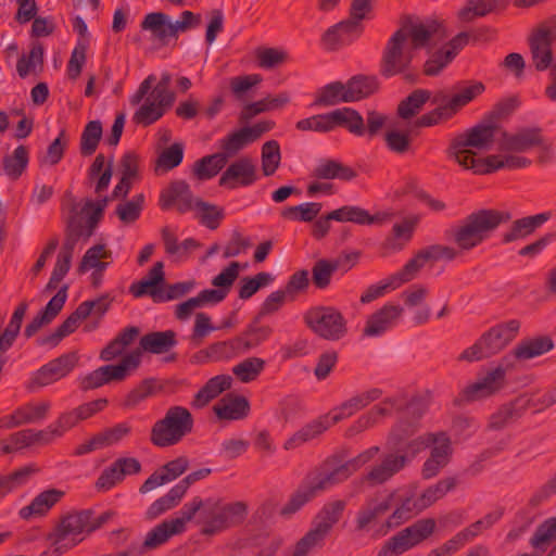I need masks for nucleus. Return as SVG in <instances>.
I'll return each instance as SVG.
<instances>
[{
	"instance_id": "4468645a",
	"label": "nucleus",
	"mask_w": 556,
	"mask_h": 556,
	"mask_svg": "<svg viewBox=\"0 0 556 556\" xmlns=\"http://www.w3.org/2000/svg\"><path fill=\"white\" fill-rule=\"evenodd\" d=\"M361 251L341 252L336 258H319L312 267V283L318 290L330 287L336 271H350L359 261Z\"/></svg>"
},
{
	"instance_id": "ea45409f",
	"label": "nucleus",
	"mask_w": 556,
	"mask_h": 556,
	"mask_svg": "<svg viewBox=\"0 0 556 556\" xmlns=\"http://www.w3.org/2000/svg\"><path fill=\"white\" fill-rule=\"evenodd\" d=\"M177 333L174 330L153 331L140 338V348L152 354H164L177 345Z\"/></svg>"
},
{
	"instance_id": "69168bd1",
	"label": "nucleus",
	"mask_w": 556,
	"mask_h": 556,
	"mask_svg": "<svg viewBox=\"0 0 556 556\" xmlns=\"http://www.w3.org/2000/svg\"><path fill=\"white\" fill-rule=\"evenodd\" d=\"M161 235L165 252L169 255L188 256L192 250L201 245L200 242L193 238H188L181 243H178L177 237L167 226L162 229Z\"/></svg>"
},
{
	"instance_id": "0e129e2a",
	"label": "nucleus",
	"mask_w": 556,
	"mask_h": 556,
	"mask_svg": "<svg viewBox=\"0 0 556 556\" xmlns=\"http://www.w3.org/2000/svg\"><path fill=\"white\" fill-rule=\"evenodd\" d=\"M457 479L455 477H447L439 480L435 484L427 488L418 498V509H425L442 498L447 492L455 489Z\"/></svg>"
},
{
	"instance_id": "de8ad7c7",
	"label": "nucleus",
	"mask_w": 556,
	"mask_h": 556,
	"mask_svg": "<svg viewBox=\"0 0 556 556\" xmlns=\"http://www.w3.org/2000/svg\"><path fill=\"white\" fill-rule=\"evenodd\" d=\"M29 162V150L18 146L12 154L4 155L1 162L4 174L12 180H17L26 170Z\"/></svg>"
},
{
	"instance_id": "774afa93",
	"label": "nucleus",
	"mask_w": 556,
	"mask_h": 556,
	"mask_svg": "<svg viewBox=\"0 0 556 556\" xmlns=\"http://www.w3.org/2000/svg\"><path fill=\"white\" fill-rule=\"evenodd\" d=\"M281 162L280 146L276 140L266 141L262 146L261 164L265 177L273 176L279 168Z\"/></svg>"
},
{
	"instance_id": "bf43d9fd",
	"label": "nucleus",
	"mask_w": 556,
	"mask_h": 556,
	"mask_svg": "<svg viewBox=\"0 0 556 556\" xmlns=\"http://www.w3.org/2000/svg\"><path fill=\"white\" fill-rule=\"evenodd\" d=\"M105 157L102 153H99L93 160L91 166L88 169V177L90 179L98 177L94 192L101 194L105 191L110 185L113 175V156L110 157L106 167L104 168Z\"/></svg>"
},
{
	"instance_id": "2eb2a0df",
	"label": "nucleus",
	"mask_w": 556,
	"mask_h": 556,
	"mask_svg": "<svg viewBox=\"0 0 556 556\" xmlns=\"http://www.w3.org/2000/svg\"><path fill=\"white\" fill-rule=\"evenodd\" d=\"M106 399H98L84 403L71 410L63 412L56 420L50 425L55 438L63 437L67 431L76 427L80 421L86 420L97 413L103 410L108 405Z\"/></svg>"
},
{
	"instance_id": "bb28decb",
	"label": "nucleus",
	"mask_w": 556,
	"mask_h": 556,
	"mask_svg": "<svg viewBox=\"0 0 556 556\" xmlns=\"http://www.w3.org/2000/svg\"><path fill=\"white\" fill-rule=\"evenodd\" d=\"M527 404L525 396H518L503 404L490 416L488 428L491 430H502L517 421L527 412Z\"/></svg>"
},
{
	"instance_id": "c85d7f7f",
	"label": "nucleus",
	"mask_w": 556,
	"mask_h": 556,
	"mask_svg": "<svg viewBox=\"0 0 556 556\" xmlns=\"http://www.w3.org/2000/svg\"><path fill=\"white\" fill-rule=\"evenodd\" d=\"M531 165V160L519 155H489L483 161L471 166V170L478 175L491 174L501 168L517 169Z\"/></svg>"
},
{
	"instance_id": "0eeeda50",
	"label": "nucleus",
	"mask_w": 556,
	"mask_h": 556,
	"mask_svg": "<svg viewBox=\"0 0 556 556\" xmlns=\"http://www.w3.org/2000/svg\"><path fill=\"white\" fill-rule=\"evenodd\" d=\"M194 419L188 408L174 405L166 409L164 417L151 427L150 441L156 447L178 444L193 431Z\"/></svg>"
},
{
	"instance_id": "f257e3e1",
	"label": "nucleus",
	"mask_w": 556,
	"mask_h": 556,
	"mask_svg": "<svg viewBox=\"0 0 556 556\" xmlns=\"http://www.w3.org/2000/svg\"><path fill=\"white\" fill-rule=\"evenodd\" d=\"M415 433V428L402 425L394 428L389 437L387 444L390 448L380 457V462L374 465L361 479V483H367L370 486L381 485L391 480L395 475L405 469L418 455V444H410L408 437Z\"/></svg>"
},
{
	"instance_id": "423d86ee",
	"label": "nucleus",
	"mask_w": 556,
	"mask_h": 556,
	"mask_svg": "<svg viewBox=\"0 0 556 556\" xmlns=\"http://www.w3.org/2000/svg\"><path fill=\"white\" fill-rule=\"evenodd\" d=\"M520 321L510 319L500 323L483 332L469 348L465 349L457 357L458 362H479L501 353L517 336Z\"/></svg>"
},
{
	"instance_id": "cd10ccee",
	"label": "nucleus",
	"mask_w": 556,
	"mask_h": 556,
	"mask_svg": "<svg viewBox=\"0 0 556 556\" xmlns=\"http://www.w3.org/2000/svg\"><path fill=\"white\" fill-rule=\"evenodd\" d=\"M89 317V307L79 304L76 309L50 334L37 339L38 345L56 346L65 337L73 333L79 324Z\"/></svg>"
},
{
	"instance_id": "f8f14e48",
	"label": "nucleus",
	"mask_w": 556,
	"mask_h": 556,
	"mask_svg": "<svg viewBox=\"0 0 556 556\" xmlns=\"http://www.w3.org/2000/svg\"><path fill=\"white\" fill-rule=\"evenodd\" d=\"M79 358L77 351H71L49 361L31 375L26 383V389L29 392H35L40 388L60 381L76 368Z\"/></svg>"
},
{
	"instance_id": "4c0bfd02",
	"label": "nucleus",
	"mask_w": 556,
	"mask_h": 556,
	"mask_svg": "<svg viewBox=\"0 0 556 556\" xmlns=\"http://www.w3.org/2000/svg\"><path fill=\"white\" fill-rule=\"evenodd\" d=\"M313 177L317 179H339L342 181H351L357 177V172L337 160L325 159L320 160L318 165L313 170Z\"/></svg>"
},
{
	"instance_id": "f3484780",
	"label": "nucleus",
	"mask_w": 556,
	"mask_h": 556,
	"mask_svg": "<svg viewBox=\"0 0 556 556\" xmlns=\"http://www.w3.org/2000/svg\"><path fill=\"white\" fill-rule=\"evenodd\" d=\"M258 179L256 165L253 160L243 156L232 162L219 178V186L228 189L249 187Z\"/></svg>"
},
{
	"instance_id": "e2e57ef3",
	"label": "nucleus",
	"mask_w": 556,
	"mask_h": 556,
	"mask_svg": "<svg viewBox=\"0 0 556 556\" xmlns=\"http://www.w3.org/2000/svg\"><path fill=\"white\" fill-rule=\"evenodd\" d=\"M38 469L34 465H28L14 470L8 475H0V498L24 485L31 475L37 472Z\"/></svg>"
},
{
	"instance_id": "9b49d317",
	"label": "nucleus",
	"mask_w": 556,
	"mask_h": 556,
	"mask_svg": "<svg viewBox=\"0 0 556 556\" xmlns=\"http://www.w3.org/2000/svg\"><path fill=\"white\" fill-rule=\"evenodd\" d=\"M90 509H84L68 514L63 517L54 529L48 534L47 539L55 552L61 548H72L84 540L79 535L89 532Z\"/></svg>"
},
{
	"instance_id": "4d7b16f0",
	"label": "nucleus",
	"mask_w": 556,
	"mask_h": 556,
	"mask_svg": "<svg viewBox=\"0 0 556 556\" xmlns=\"http://www.w3.org/2000/svg\"><path fill=\"white\" fill-rule=\"evenodd\" d=\"M319 492L315 490L308 477L299 486V489L291 495L288 503L280 509L282 516H290L300 510L306 503L312 501Z\"/></svg>"
},
{
	"instance_id": "dca6fc26",
	"label": "nucleus",
	"mask_w": 556,
	"mask_h": 556,
	"mask_svg": "<svg viewBox=\"0 0 556 556\" xmlns=\"http://www.w3.org/2000/svg\"><path fill=\"white\" fill-rule=\"evenodd\" d=\"M544 137L540 127H523L514 134L503 131L498 141V149L502 152H527L538 146H542Z\"/></svg>"
},
{
	"instance_id": "f03ea898",
	"label": "nucleus",
	"mask_w": 556,
	"mask_h": 556,
	"mask_svg": "<svg viewBox=\"0 0 556 556\" xmlns=\"http://www.w3.org/2000/svg\"><path fill=\"white\" fill-rule=\"evenodd\" d=\"M510 219L509 212L494 208L478 210L467 215L458 225L447 229L445 237L452 240L459 251H471Z\"/></svg>"
},
{
	"instance_id": "ddd939ff",
	"label": "nucleus",
	"mask_w": 556,
	"mask_h": 556,
	"mask_svg": "<svg viewBox=\"0 0 556 556\" xmlns=\"http://www.w3.org/2000/svg\"><path fill=\"white\" fill-rule=\"evenodd\" d=\"M435 521L431 518L419 519L412 526L390 538L377 556H399L432 534Z\"/></svg>"
},
{
	"instance_id": "3c124183",
	"label": "nucleus",
	"mask_w": 556,
	"mask_h": 556,
	"mask_svg": "<svg viewBox=\"0 0 556 556\" xmlns=\"http://www.w3.org/2000/svg\"><path fill=\"white\" fill-rule=\"evenodd\" d=\"M226 155L214 153L198 160L192 169L193 176L203 181L215 177L226 165Z\"/></svg>"
},
{
	"instance_id": "72a5a7b5",
	"label": "nucleus",
	"mask_w": 556,
	"mask_h": 556,
	"mask_svg": "<svg viewBox=\"0 0 556 556\" xmlns=\"http://www.w3.org/2000/svg\"><path fill=\"white\" fill-rule=\"evenodd\" d=\"M90 216H87V222L84 224L81 217H79L78 212L76 211V205H73L71 211V215L66 219L65 226V240L62 248L65 250L74 251L77 242L80 239L87 241L93 233L96 228L90 230Z\"/></svg>"
},
{
	"instance_id": "2f4dec72",
	"label": "nucleus",
	"mask_w": 556,
	"mask_h": 556,
	"mask_svg": "<svg viewBox=\"0 0 556 556\" xmlns=\"http://www.w3.org/2000/svg\"><path fill=\"white\" fill-rule=\"evenodd\" d=\"M381 395L382 390L378 388L354 395L332 410L330 416L331 424L336 425L344 418L352 416L359 409L369 405L371 402L378 400Z\"/></svg>"
},
{
	"instance_id": "9d476101",
	"label": "nucleus",
	"mask_w": 556,
	"mask_h": 556,
	"mask_svg": "<svg viewBox=\"0 0 556 556\" xmlns=\"http://www.w3.org/2000/svg\"><path fill=\"white\" fill-rule=\"evenodd\" d=\"M509 358V355L504 356L495 368L488 370L483 377L464 388L455 399V404L480 401L502 391L507 384L506 374L513 367Z\"/></svg>"
},
{
	"instance_id": "58836bf2",
	"label": "nucleus",
	"mask_w": 556,
	"mask_h": 556,
	"mask_svg": "<svg viewBox=\"0 0 556 556\" xmlns=\"http://www.w3.org/2000/svg\"><path fill=\"white\" fill-rule=\"evenodd\" d=\"M485 86L481 81H460L454 86V94L446 101L455 115L468 103L482 94Z\"/></svg>"
},
{
	"instance_id": "a19ab883",
	"label": "nucleus",
	"mask_w": 556,
	"mask_h": 556,
	"mask_svg": "<svg viewBox=\"0 0 556 556\" xmlns=\"http://www.w3.org/2000/svg\"><path fill=\"white\" fill-rule=\"evenodd\" d=\"M64 492L58 489H49L39 493L29 505L20 510L23 519H29L33 516H42L47 514L63 496Z\"/></svg>"
},
{
	"instance_id": "aec40b11",
	"label": "nucleus",
	"mask_w": 556,
	"mask_h": 556,
	"mask_svg": "<svg viewBox=\"0 0 556 556\" xmlns=\"http://www.w3.org/2000/svg\"><path fill=\"white\" fill-rule=\"evenodd\" d=\"M363 27L361 20L351 16L330 28L321 37V40L328 50H338L344 45L351 43L362 34Z\"/></svg>"
},
{
	"instance_id": "5701e85b",
	"label": "nucleus",
	"mask_w": 556,
	"mask_h": 556,
	"mask_svg": "<svg viewBox=\"0 0 556 556\" xmlns=\"http://www.w3.org/2000/svg\"><path fill=\"white\" fill-rule=\"evenodd\" d=\"M189 467V459L179 456L155 470L139 488V492L146 494L157 486L174 481L180 477Z\"/></svg>"
},
{
	"instance_id": "b1692460",
	"label": "nucleus",
	"mask_w": 556,
	"mask_h": 556,
	"mask_svg": "<svg viewBox=\"0 0 556 556\" xmlns=\"http://www.w3.org/2000/svg\"><path fill=\"white\" fill-rule=\"evenodd\" d=\"M68 286L64 285L56 294L48 302L46 307L28 323L24 336L29 339L35 336L43 326L49 325L62 311L67 299Z\"/></svg>"
},
{
	"instance_id": "c9c22d12",
	"label": "nucleus",
	"mask_w": 556,
	"mask_h": 556,
	"mask_svg": "<svg viewBox=\"0 0 556 556\" xmlns=\"http://www.w3.org/2000/svg\"><path fill=\"white\" fill-rule=\"evenodd\" d=\"M381 81L377 75L358 74L346 81L348 97L350 102H356L377 93L380 90Z\"/></svg>"
},
{
	"instance_id": "a878e982",
	"label": "nucleus",
	"mask_w": 556,
	"mask_h": 556,
	"mask_svg": "<svg viewBox=\"0 0 556 556\" xmlns=\"http://www.w3.org/2000/svg\"><path fill=\"white\" fill-rule=\"evenodd\" d=\"M410 444H418V454L426 450L427 447L432 446L430 451V456L440 459L446 464L450 463L453 448L452 443L444 431L440 432H427L415 439L409 440Z\"/></svg>"
},
{
	"instance_id": "39448f33",
	"label": "nucleus",
	"mask_w": 556,
	"mask_h": 556,
	"mask_svg": "<svg viewBox=\"0 0 556 556\" xmlns=\"http://www.w3.org/2000/svg\"><path fill=\"white\" fill-rule=\"evenodd\" d=\"M414 50L406 46L404 30H396L387 41L379 62V73L384 78L402 75L404 81L416 84L418 70L412 66Z\"/></svg>"
},
{
	"instance_id": "6e6d98bb",
	"label": "nucleus",
	"mask_w": 556,
	"mask_h": 556,
	"mask_svg": "<svg viewBox=\"0 0 556 556\" xmlns=\"http://www.w3.org/2000/svg\"><path fill=\"white\" fill-rule=\"evenodd\" d=\"M346 83L341 81L330 83L320 88L317 93L313 105L317 106H332L341 102L349 103Z\"/></svg>"
},
{
	"instance_id": "864d4df0",
	"label": "nucleus",
	"mask_w": 556,
	"mask_h": 556,
	"mask_svg": "<svg viewBox=\"0 0 556 556\" xmlns=\"http://www.w3.org/2000/svg\"><path fill=\"white\" fill-rule=\"evenodd\" d=\"M140 27L142 30H150L155 39L163 45L166 43L168 37H174L170 29V21L167 14L163 12H152L144 16Z\"/></svg>"
},
{
	"instance_id": "49530a36",
	"label": "nucleus",
	"mask_w": 556,
	"mask_h": 556,
	"mask_svg": "<svg viewBox=\"0 0 556 556\" xmlns=\"http://www.w3.org/2000/svg\"><path fill=\"white\" fill-rule=\"evenodd\" d=\"M553 346L554 343L549 337H536L518 343L513 350L511 356L516 359H530L547 353Z\"/></svg>"
},
{
	"instance_id": "09e8293b",
	"label": "nucleus",
	"mask_w": 556,
	"mask_h": 556,
	"mask_svg": "<svg viewBox=\"0 0 556 556\" xmlns=\"http://www.w3.org/2000/svg\"><path fill=\"white\" fill-rule=\"evenodd\" d=\"M333 129L337 126L346 128L351 134L363 136L366 131L364 118L354 109L342 108L331 112Z\"/></svg>"
},
{
	"instance_id": "6ab92c4d",
	"label": "nucleus",
	"mask_w": 556,
	"mask_h": 556,
	"mask_svg": "<svg viewBox=\"0 0 556 556\" xmlns=\"http://www.w3.org/2000/svg\"><path fill=\"white\" fill-rule=\"evenodd\" d=\"M195 200L190 186L185 180H176L161 192L160 206L162 210H169L175 205L184 214L195 208Z\"/></svg>"
},
{
	"instance_id": "7c9ffc66",
	"label": "nucleus",
	"mask_w": 556,
	"mask_h": 556,
	"mask_svg": "<svg viewBox=\"0 0 556 556\" xmlns=\"http://www.w3.org/2000/svg\"><path fill=\"white\" fill-rule=\"evenodd\" d=\"M508 5V0H467L457 15L460 21L468 23L491 13H501L505 11Z\"/></svg>"
},
{
	"instance_id": "20e7f679",
	"label": "nucleus",
	"mask_w": 556,
	"mask_h": 556,
	"mask_svg": "<svg viewBox=\"0 0 556 556\" xmlns=\"http://www.w3.org/2000/svg\"><path fill=\"white\" fill-rule=\"evenodd\" d=\"M498 126L494 122L485 118L465 134L456 136L446 149V155L453 159L465 169H471V166L484 159H476V153L469 148L486 149L494 141L495 132Z\"/></svg>"
},
{
	"instance_id": "e433bc0d",
	"label": "nucleus",
	"mask_w": 556,
	"mask_h": 556,
	"mask_svg": "<svg viewBox=\"0 0 556 556\" xmlns=\"http://www.w3.org/2000/svg\"><path fill=\"white\" fill-rule=\"evenodd\" d=\"M261 316L256 315L245 329L237 336L243 354L260 346L273 333L270 326L261 325Z\"/></svg>"
},
{
	"instance_id": "393cba45",
	"label": "nucleus",
	"mask_w": 556,
	"mask_h": 556,
	"mask_svg": "<svg viewBox=\"0 0 556 556\" xmlns=\"http://www.w3.org/2000/svg\"><path fill=\"white\" fill-rule=\"evenodd\" d=\"M164 282V265L162 262H156L144 278L130 285L129 292L135 298L150 295L153 302L159 303Z\"/></svg>"
},
{
	"instance_id": "13d9d810",
	"label": "nucleus",
	"mask_w": 556,
	"mask_h": 556,
	"mask_svg": "<svg viewBox=\"0 0 556 556\" xmlns=\"http://www.w3.org/2000/svg\"><path fill=\"white\" fill-rule=\"evenodd\" d=\"M431 99L427 89H416L403 99L397 105V115L403 119L416 116L422 106Z\"/></svg>"
},
{
	"instance_id": "680f3d73",
	"label": "nucleus",
	"mask_w": 556,
	"mask_h": 556,
	"mask_svg": "<svg viewBox=\"0 0 556 556\" xmlns=\"http://www.w3.org/2000/svg\"><path fill=\"white\" fill-rule=\"evenodd\" d=\"M162 388L155 378L143 379L136 388H134L124 399L122 407L132 409L146 399L154 395Z\"/></svg>"
},
{
	"instance_id": "a18cd8bd",
	"label": "nucleus",
	"mask_w": 556,
	"mask_h": 556,
	"mask_svg": "<svg viewBox=\"0 0 556 556\" xmlns=\"http://www.w3.org/2000/svg\"><path fill=\"white\" fill-rule=\"evenodd\" d=\"M219 518V498L208 497L204 500L203 509L197 519V522L202 526L201 533L213 535L222 532Z\"/></svg>"
},
{
	"instance_id": "6e6552de",
	"label": "nucleus",
	"mask_w": 556,
	"mask_h": 556,
	"mask_svg": "<svg viewBox=\"0 0 556 556\" xmlns=\"http://www.w3.org/2000/svg\"><path fill=\"white\" fill-rule=\"evenodd\" d=\"M346 502L337 500L323 506L313 521V528L295 544L292 556H306L321 545L332 527L341 519Z\"/></svg>"
},
{
	"instance_id": "412c9836",
	"label": "nucleus",
	"mask_w": 556,
	"mask_h": 556,
	"mask_svg": "<svg viewBox=\"0 0 556 556\" xmlns=\"http://www.w3.org/2000/svg\"><path fill=\"white\" fill-rule=\"evenodd\" d=\"M439 28L440 23L434 20L422 23L416 21L414 16L405 15L397 30H404L405 41L407 42V38H410V50H417L426 47Z\"/></svg>"
},
{
	"instance_id": "338daca9",
	"label": "nucleus",
	"mask_w": 556,
	"mask_h": 556,
	"mask_svg": "<svg viewBox=\"0 0 556 556\" xmlns=\"http://www.w3.org/2000/svg\"><path fill=\"white\" fill-rule=\"evenodd\" d=\"M178 533V530L169 520H164L148 532L144 541L139 543V547H142V553H144L147 549L159 547L160 545L167 542L172 535Z\"/></svg>"
},
{
	"instance_id": "7ed1b4c3",
	"label": "nucleus",
	"mask_w": 556,
	"mask_h": 556,
	"mask_svg": "<svg viewBox=\"0 0 556 556\" xmlns=\"http://www.w3.org/2000/svg\"><path fill=\"white\" fill-rule=\"evenodd\" d=\"M379 446H371L355 457L346 459L348 453L339 451L329 455L307 477L319 493L341 484L368 464L379 453Z\"/></svg>"
},
{
	"instance_id": "052dcab7",
	"label": "nucleus",
	"mask_w": 556,
	"mask_h": 556,
	"mask_svg": "<svg viewBox=\"0 0 556 556\" xmlns=\"http://www.w3.org/2000/svg\"><path fill=\"white\" fill-rule=\"evenodd\" d=\"M50 408L51 404L48 401L38 404H25L14 410L13 419L15 420L13 425H26L41 421L47 417Z\"/></svg>"
},
{
	"instance_id": "4be33fe9",
	"label": "nucleus",
	"mask_w": 556,
	"mask_h": 556,
	"mask_svg": "<svg viewBox=\"0 0 556 556\" xmlns=\"http://www.w3.org/2000/svg\"><path fill=\"white\" fill-rule=\"evenodd\" d=\"M528 41L534 68L539 72L547 70L556 71V63L554 62V53L552 50L554 40L546 37V33L543 30H533Z\"/></svg>"
},
{
	"instance_id": "5fc2aeb1",
	"label": "nucleus",
	"mask_w": 556,
	"mask_h": 556,
	"mask_svg": "<svg viewBox=\"0 0 556 556\" xmlns=\"http://www.w3.org/2000/svg\"><path fill=\"white\" fill-rule=\"evenodd\" d=\"M248 515V505L238 501L225 504L219 500V519L222 531L241 525Z\"/></svg>"
},
{
	"instance_id": "603ef678",
	"label": "nucleus",
	"mask_w": 556,
	"mask_h": 556,
	"mask_svg": "<svg viewBox=\"0 0 556 556\" xmlns=\"http://www.w3.org/2000/svg\"><path fill=\"white\" fill-rule=\"evenodd\" d=\"M54 439L55 437L50 426L43 430L24 429L10 435V441L15 447L22 448L34 444L46 445L51 443Z\"/></svg>"
},
{
	"instance_id": "c756f323",
	"label": "nucleus",
	"mask_w": 556,
	"mask_h": 556,
	"mask_svg": "<svg viewBox=\"0 0 556 556\" xmlns=\"http://www.w3.org/2000/svg\"><path fill=\"white\" fill-rule=\"evenodd\" d=\"M551 216V212H544L514 220L509 229L503 233L502 242L510 243L530 236L539 227L546 223Z\"/></svg>"
},
{
	"instance_id": "79ce46f5",
	"label": "nucleus",
	"mask_w": 556,
	"mask_h": 556,
	"mask_svg": "<svg viewBox=\"0 0 556 556\" xmlns=\"http://www.w3.org/2000/svg\"><path fill=\"white\" fill-rule=\"evenodd\" d=\"M331 420L329 421V417H320L318 419L313 420L312 422L302 427L299 431H296L291 438H289L285 442V450H294L306 442H309L321 433H324L330 426H332Z\"/></svg>"
},
{
	"instance_id": "37998d69",
	"label": "nucleus",
	"mask_w": 556,
	"mask_h": 556,
	"mask_svg": "<svg viewBox=\"0 0 556 556\" xmlns=\"http://www.w3.org/2000/svg\"><path fill=\"white\" fill-rule=\"evenodd\" d=\"M141 363V352L139 350L132 351L125 355L117 365L101 366L102 375L105 383L111 381H123L130 371L136 370Z\"/></svg>"
},
{
	"instance_id": "8fccbe9b",
	"label": "nucleus",
	"mask_w": 556,
	"mask_h": 556,
	"mask_svg": "<svg viewBox=\"0 0 556 556\" xmlns=\"http://www.w3.org/2000/svg\"><path fill=\"white\" fill-rule=\"evenodd\" d=\"M503 508H497L493 511L488 513L483 518L477 520L476 522L471 523L469 527L465 528L463 531L457 533L451 542L464 544L466 542L471 541L482 531L490 529L492 526H494L503 517Z\"/></svg>"
},
{
	"instance_id": "1a4fd4ad",
	"label": "nucleus",
	"mask_w": 556,
	"mask_h": 556,
	"mask_svg": "<svg viewBox=\"0 0 556 556\" xmlns=\"http://www.w3.org/2000/svg\"><path fill=\"white\" fill-rule=\"evenodd\" d=\"M303 319L306 327L324 340L339 341L348 333V320L334 306H313Z\"/></svg>"
},
{
	"instance_id": "473e14b6",
	"label": "nucleus",
	"mask_w": 556,
	"mask_h": 556,
	"mask_svg": "<svg viewBox=\"0 0 556 556\" xmlns=\"http://www.w3.org/2000/svg\"><path fill=\"white\" fill-rule=\"evenodd\" d=\"M213 410L218 419L240 420L249 415L250 403L244 396L227 394L213 406Z\"/></svg>"
},
{
	"instance_id": "c03bdc74",
	"label": "nucleus",
	"mask_w": 556,
	"mask_h": 556,
	"mask_svg": "<svg viewBox=\"0 0 556 556\" xmlns=\"http://www.w3.org/2000/svg\"><path fill=\"white\" fill-rule=\"evenodd\" d=\"M390 498L378 501L376 497L366 500L356 516V529L362 531L367 529L369 525L383 516L390 508Z\"/></svg>"
},
{
	"instance_id": "f704fd0d",
	"label": "nucleus",
	"mask_w": 556,
	"mask_h": 556,
	"mask_svg": "<svg viewBox=\"0 0 556 556\" xmlns=\"http://www.w3.org/2000/svg\"><path fill=\"white\" fill-rule=\"evenodd\" d=\"M230 375H217L206 381V383L194 394L191 405L194 408L205 407L212 400L216 399L224 391L229 390L232 384Z\"/></svg>"
},
{
	"instance_id": "a211bd4d",
	"label": "nucleus",
	"mask_w": 556,
	"mask_h": 556,
	"mask_svg": "<svg viewBox=\"0 0 556 556\" xmlns=\"http://www.w3.org/2000/svg\"><path fill=\"white\" fill-rule=\"evenodd\" d=\"M403 313L404 307L399 304H384L368 316L363 329V336L369 338L382 336L399 323Z\"/></svg>"
}]
</instances>
